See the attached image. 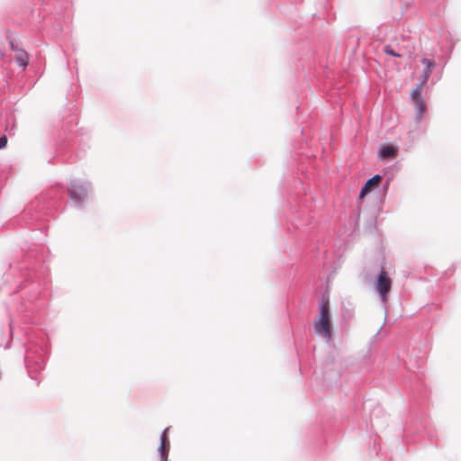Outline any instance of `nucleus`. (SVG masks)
Segmentation results:
<instances>
[{
  "label": "nucleus",
  "instance_id": "nucleus-10",
  "mask_svg": "<svg viewBox=\"0 0 461 461\" xmlns=\"http://www.w3.org/2000/svg\"><path fill=\"white\" fill-rule=\"evenodd\" d=\"M411 99L412 101L415 103V102H418L420 100H422L421 98V95H420V87H416L414 88L412 91H411Z\"/></svg>",
  "mask_w": 461,
  "mask_h": 461
},
{
  "label": "nucleus",
  "instance_id": "nucleus-3",
  "mask_svg": "<svg viewBox=\"0 0 461 461\" xmlns=\"http://www.w3.org/2000/svg\"><path fill=\"white\" fill-rule=\"evenodd\" d=\"M89 190L88 184L74 181L68 187V194L75 205H79L88 197Z\"/></svg>",
  "mask_w": 461,
  "mask_h": 461
},
{
  "label": "nucleus",
  "instance_id": "nucleus-11",
  "mask_svg": "<svg viewBox=\"0 0 461 461\" xmlns=\"http://www.w3.org/2000/svg\"><path fill=\"white\" fill-rule=\"evenodd\" d=\"M384 51L385 54L393 56V57H396V58L401 57V54L394 51L393 49L390 45H385L384 48Z\"/></svg>",
  "mask_w": 461,
  "mask_h": 461
},
{
  "label": "nucleus",
  "instance_id": "nucleus-8",
  "mask_svg": "<svg viewBox=\"0 0 461 461\" xmlns=\"http://www.w3.org/2000/svg\"><path fill=\"white\" fill-rule=\"evenodd\" d=\"M422 63L426 66V68L424 69V79L421 83V84H424L432 72V69L434 68V62H432L427 59H423Z\"/></svg>",
  "mask_w": 461,
  "mask_h": 461
},
{
  "label": "nucleus",
  "instance_id": "nucleus-1",
  "mask_svg": "<svg viewBox=\"0 0 461 461\" xmlns=\"http://www.w3.org/2000/svg\"><path fill=\"white\" fill-rule=\"evenodd\" d=\"M314 330L320 335L330 340L331 339V320L330 314V302L328 298H322L320 304V314L314 323Z\"/></svg>",
  "mask_w": 461,
  "mask_h": 461
},
{
  "label": "nucleus",
  "instance_id": "nucleus-6",
  "mask_svg": "<svg viewBox=\"0 0 461 461\" xmlns=\"http://www.w3.org/2000/svg\"><path fill=\"white\" fill-rule=\"evenodd\" d=\"M13 50L14 51V59L16 63L21 66L23 68H26L28 64V55L27 53L21 49L14 48V45H12Z\"/></svg>",
  "mask_w": 461,
  "mask_h": 461
},
{
  "label": "nucleus",
  "instance_id": "nucleus-4",
  "mask_svg": "<svg viewBox=\"0 0 461 461\" xmlns=\"http://www.w3.org/2000/svg\"><path fill=\"white\" fill-rule=\"evenodd\" d=\"M382 180V177L379 175H375L370 179H368L364 186L362 187V190L359 194V198H364L369 192H371L374 188L377 187Z\"/></svg>",
  "mask_w": 461,
  "mask_h": 461
},
{
  "label": "nucleus",
  "instance_id": "nucleus-9",
  "mask_svg": "<svg viewBox=\"0 0 461 461\" xmlns=\"http://www.w3.org/2000/svg\"><path fill=\"white\" fill-rule=\"evenodd\" d=\"M416 110L418 112V116L421 117L422 114L426 112V104L423 100H420L414 103Z\"/></svg>",
  "mask_w": 461,
  "mask_h": 461
},
{
  "label": "nucleus",
  "instance_id": "nucleus-2",
  "mask_svg": "<svg viewBox=\"0 0 461 461\" xmlns=\"http://www.w3.org/2000/svg\"><path fill=\"white\" fill-rule=\"evenodd\" d=\"M393 279L384 267H382L380 273L375 280V287L377 291L382 302L386 303L388 294L391 290Z\"/></svg>",
  "mask_w": 461,
  "mask_h": 461
},
{
  "label": "nucleus",
  "instance_id": "nucleus-7",
  "mask_svg": "<svg viewBox=\"0 0 461 461\" xmlns=\"http://www.w3.org/2000/svg\"><path fill=\"white\" fill-rule=\"evenodd\" d=\"M160 441L161 442H160L159 451H160L161 458L167 459L170 444L167 439L166 430L162 433Z\"/></svg>",
  "mask_w": 461,
  "mask_h": 461
},
{
  "label": "nucleus",
  "instance_id": "nucleus-12",
  "mask_svg": "<svg viewBox=\"0 0 461 461\" xmlns=\"http://www.w3.org/2000/svg\"><path fill=\"white\" fill-rule=\"evenodd\" d=\"M7 144V139L5 136H2L0 138V149H4Z\"/></svg>",
  "mask_w": 461,
  "mask_h": 461
},
{
  "label": "nucleus",
  "instance_id": "nucleus-5",
  "mask_svg": "<svg viewBox=\"0 0 461 461\" xmlns=\"http://www.w3.org/2000/svg\"><path fill=\"white\" fill-rule=\"evenodd\" d=\"M398 155V148L393 145H384L379 151V158L382 159H393Z\"/></svg>",
  "mask_w": 461,
  "mask_h": 461
}]
</instances>
